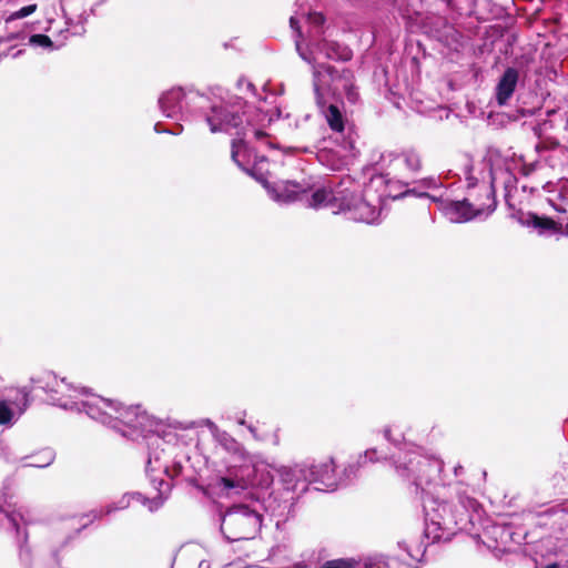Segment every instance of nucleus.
<instances>
[{
  "label": "nucleus",
  "instance_id": "obj_1",
  "mask_svg": "<svg viewBox=\"0 0 568 568\" xmlns=\"http://www.w3.org/2000/svg\"><path fill=\"white\" fill-rule=\"evenodd\" d=\"M210 110L205 118L210 131L235 136L231 142L233 162L266 190V185L271 184L265 178L267 170L257 162V151L250 144L254 140L271 150L280 149L278 143L264 129L274 119L283 116L282 110L277 108L274 113L268 114L239 95L222 99L219 104H212Z\"/></svg>",
  "mask_w": 568,
  "mask_h": 568
},
{
  "label": "nucleus",
  "instance_id": "obj_2",
  "mask_svg": "<svg viewBox=\"0 0 568 568\" xmlns=\"http://www.w3.org/2000/svg\"><path fill=\"white\" fill-rule=\"evenodd\" d=\"M425 515L424 535L432 542L450 541L458 529L470 520V511L478 503L475 498L456 489V500L447 498V487L422 497Z\"/></svg>",
  "mask_w": 568,
  "mask_h": 568
},
{
  "label": "nucleus",
  "instance_id": "obj_3",
  "mask_svg": "<svg viewBox=\"0 0 568 568\" xmlns=\"http://www.w3.org/2000/svg\"><path fill=\"white\" fill-rule=\"evenodd\" d=\"M81 405L82 412L91 419L121 433L124 437H148L149 433L156 434L163 439L166 436L174 437L171 432L161 434L162 422L149 416L140 405L123 406L119 402L91 393Z\"/></svg>",
  "mask_w": 568,
  "mask_h": 568
},
{
  "label": "nucleus",
  "instance_id": "obj_4",
  "mask_svg": "<svg viewBox=\"0 0 568 568\" xmlns=\"http://www.w3.org/2000/svg\"><path fill=\"white\" fill-rule=\"evenodd\" d=\"M385 439L399 450L393 455L396 473L404 479L412 483L415 493L420 498L438 490L444 483L440 473L443 470L442 459L422 454V448L405 440L403 433L396 432L394 427L384 429Z\"/></svg>",
  "mask_w": 568,
  "mask_h": 568
},
{
  "label": "nucleus",
  "instance_id": "obj_5",
  "mask_svg": "<svg viewBox=\"0 0 568 568\" xmlns=\"http://www.w3.org/2000/svg\"><path fill=\"white\" fill-rule=\"evenodd\" d=\"M286 495L303 494L310 485L318 491L337 489L335 464L333 458L324 462L305 460L293 467L278 466L275 468Z\"/></svg>",
  "mask_w": 568,
  "mask_h": 568
},
{
  "label": "nucleus",
  "instance_id": "obj_6",
  "mask_svg": "<svg viewBox=\"0 0 568 568\" xmlns=\"http://www.w3.org/2000/svg\"><path fill=\"white\" fill-rule=\"evenodd\" d=\"M275 468L268 463L255 462L252 468L229 469L215 479L212 487L220 497L227 498L241 495L250 485L267 489L274 481Z\"/></svg>",
  "mask_w": 568,
  "mask_h": 568
},
{
  "label": "nucleus",
  "instance_id": "obj_7",
  "mask_svg": "<svg viewBox=\"0 0 568 568\" xmlns=\"http://www.w3.org/2000/svg\"><path fill=\"white\" fill-rule=\"evenodd\" d=\"M487 203L471 202L468 197L454 200L444 194L433 196L432 202L438 205V210L452 223H466L475 219L491 215L497 207L496 192L493 182L489 185L480 186Z\"/></svg>",
  "mask_w": 568,
  "mask_h": 568
},
{
  "label": "nucleus",
  "instance_id": "obj_8",
  "mask_svg": "<svg viewBox=\"0 0 568 568\" xmlns=\"http://www.w3.org/2000/svg\"><path fill=\"white\" fill-rule=\"evenodd\" d=\"M337 69L331 64L322 63L314 67L313 70V89L315 94L316 104L324 115L328 126L335 133V142L342 146L343 150L352 152L355 149V141L348 134H345V120L336 104H328L324 100L321 92V87L325 84L324 78L329 80L335 79Z\"/></svg>",
  "mask_w": 568,
  "mask_h": 568
},
{
  "label": "nucleus",
  "instance_id": "obj_9",
  "mask_svg": "<svg viewBox=\"0 0 568 568\" xmlns=\"http://www.w3.org/2000/svg\"><path fill=\"white\" fill-rule=\"evenodd\" d=\"M256 504H234L221 515L220 530L229 542L253 539L262 527Z\"/></svg>",
  "mask_w": 568,
  "mask_h": 568
},
{
  "label": "nucleus",
  "instance_id": "obj_10",
  "mask_svg": "<svg viewBox=\"0 0 568 568\" xmlns=\"http://www.w3.org/2000/svg\"><path fill=\"white\" fill-rule=\"evenodd\" d=\"M33 389H41L49 395L52 405L67 410L81 413L84 398H88L90 390L87 387L77 388L65 382V378L58 379L52 372H43L31 377Z\"/></svg>",
  "mask_w": 568,
  "mask_h": 568
},
{
  "label": "nucleus",
  "instance_id": "obj_11",
  "mask_svg": "<svg viewBox=\"0 0 568 568\" xmlns=\"http://www.w3.org/2000/svg\"><path fill=\"white\" fill-rule=\"evenodd\" d=\"M0 529L3 530L18 547L21 564L24 567L31 566V549L28 545L29 535L22 515L0 506Z\"/></svg>",
  "mask_w": 568,
  "mask_h": 568
},
{
  "label": "nucleus",
  "instance_id": "obj_12",
  "mask_svg": "<svg viewBox=\"0 0 568 568\" xmlns=\"http://www.w3.org/2000/svg\"><path fill=\"white\" fill-rule=\"evenodd\" d=\"M339 210L348 213L349 219L367 224L377 223L381 216V210L376 205L361 193L347 189L341 190Z\"/></svg>",
  "mask_w": 568,
  "mask_h": 568
},
{
  "label": "nucleus",
  "instance_id": "obj_13",
  "mask_svg": "<svg viewBox=\"0 0 568 568\" xmlns=\"http://www.w3.org/2000/svg\"><path fill=\"white\" fill-rule=\"evenodd\" d=\"M195 99L207 100L206 97L196 91L187 92L182 87H174L164 91L158 100L162 114L170 119H183L184 111H191V102Z\"/></svg>",
  "mask_w": 568,
  "mask_h": 568
},
{
  "label": "nucleus",
  "instance_id": "obj_14",
  "mask_svg": "<svg viewBox=\"0 0 568 568\" xmlns=\"http://www.w3.org/2000/svg\"><path fill=\"white\" fill-rule=\"evenodd\" d=\"M507 205L513 210L510 219L518 222L521 226L535 230L540 236H551L561 232V225L552 217L538 214L532 211H524L523 209H515L507 202Z\"/></svg>",
  "mask_w": 568,
  "mask_h": 568
},
{
  "label": "nucleus",
  "instance_id": "obj_15",
  "mask_svg": "<svg viewBox=\"0 0 568 568\" xmlns=\"http://www.w3.org/2000/svg\"><path fill=\"white\" fill-rule=\"evenodd\" d=\"M316 51L323 54L326 59L337 61V62H347L353 58L352 49L338 41L328 40L323 36H317L316 38H312L307 43L306 52L310 57L313 58V52ZM313 61L312 67L318 65Z\"/></svg>",
  "mask_w": 568,
  "mask_h": 568
},
{
  "label": "nucleus",
  "instance_id": "obj_16",
  "mask_svg": "<svg viewBox=\"0 0 568 568\" xmlns=\"http://www.w3.org/2000/svg\"><path fill=\"white\" fill-rule=\"evenodd\" d=\"M519 70L515 67H507L495 87V101L499 106H505L513 98L519 83Z\"/></svg>",
  "mask_w": 568,
  "mask_h": 568
},
{
  "label": "nucleus",
  "instance_id": "obj_17",
  "mask_svg": "<svg viewBox=\"0 0 568 568\" xmlns=\"http://www.w3.org/2000/svg\"><path fill=\"white\" fill-rule=\"evenodd\" d=\"M270 197L277 202L288 204L301 199L307 192L306 187L294 181H281L266 185Z\"/></svg>",
  "mask_w": 568,
  "mask_h": 568
},
{
  "label": "nucleus",
  "instance_id": "obj_18",
  "mask_svg": "<svg viewBox=\"0 0 568 568\" xmlns=\"http://www.w3.org/2000/svg\"><path fill=\"white\" fill-rule=\"evenodd\" d=\"M294 496L286 495V493H271L264 499V509L271 516L277 518V523L285 521L290 518L294 507Z\"/></svg>",
  "mask_w": 568,
  "mask_h": 568
},
{
  "label": "nucleus",
  "instance_id": "obj_19",
  "mask_svg": "<svg viewBox=\"0 0 568 568\" xmlns=\"http://www.w3.org/2000/svg\"><path fill=\"white\" fill-rule=\"evenodd\" d=\"M151 465H152V458L150 456L148 459V463H146L145 473H146V476L150 478V481L153 485V487L158 490V494H156V496H154L152 498H148L145 506L148 507L150 513H155L168 500V498L170 496V491L172 489V485H171V483L165 481L162 478L158 479V478L152 477L151 473L154 469L151 467Z\"/></svg>",
  "mask_w": 568,
  "mask_h": 568
},
{
  "label": "nucleus",
  "instance_id": "obj_20",
  "mask_svg": "<svg viewBox=\"0 0 568 568\" xmlns=\"http://www.w3.org/2000/svg\"><path fill=\"white\" fill-rule=\"evenodd\" d=\"M386 458H387V455L383 454V453H379L376 448H369V449L365 450V453L363 455L358 456L356 463L348 464L344 468L343 477L338 478L336 476L337 487L341 486V485L346 484V481H348L353 477H355L358 468L364 466V465H366L368 462L369 463H375V462H378V460H382V459H386Z\"/></svg>",
  "mask_w": 568,
  "mask_h": 568
},
{
  "label": "nucleus",
  "instance_id": "obj_21",
  "mask_svg": "<svg viewBox=\"0 0 568 568\" xmlns=\"http://www.w3.org/2000/svg\"><path fill=\"white\" fill-rule=\"evenodd\" d=\"M374 3L392 7L407 24L414 23L418 20L419 12L415 10L410 0H371Z\"/></svg>",
  "mask_w": 568,
  "mask_h": 568
},
{
  "label": "nucleus",
  "instance_id": "obj_22",
  "mask_svg": "<svg viewBox=\"0 0 568 568\" xmlns=\"http://www.w3.org/2000/svg\"><path fill=\"white\" fill-rule=\"evenodd\" d=\"M354 75L353 72L348 69H343L342 71L337 70V74H335V79L331 80L332 82H339L343 91L345 92L346 99L348 102L355 104L359 98L357 92V88L353 83Z\"/></svg>",
  "mask_w": 568,
  "mask_h": 568
},
{
  "label": "nucleus",
  "instance_id": "obj_23",
  "mask_svg": "<svg viewBox=\"0 0 568 568\" xmlns=\"http://www.w3.org/2000/svg\"><path fill=\"white\" fill-rule=\"evenodd\" d=\"M78 3L77 2L73 7V11H69L68 14H63L64 18H65V22L68 26H72L73 24V18H77L78 21H77V26H80V31L75 30L73 32V34H80L82 32H84V28H83V24L87 22L89 16H94L95 14V9L98 6H100L101 3H99V0L94 3H91L90 4V9H89V12H87L85 9H83L82 11H79L78 10ZM82 6H87L88 3L84 2L83 0L80 2Z\"/></svg>",
  "mask_w": 568,
  "mask_h": 568
},
{
  "label": "nucleus",
  "instance_id": "obj_24",
  "mask_svg": "<svg viewBox=\"0 0 568 568\" xmlns=\"http://www.w3.org/2000/svg\"><path fill=\"white\" fill-rule=\"evenodd\" d=\"M216 439L220 445L227 450L229 453L237 456L241 459H245L246 450L241 443H239L234 437H232L226 432H221L216 435Z\"/></svg>",
  "mask_w": 568,
  "mask_h": 568
},
{
  "label": "nucleus",
  "instance_id": "obj_25",
  "mask_svg": "<svg viewBox=\"0 0 568 568\" xmlns=\"http://www.w3.org/2000/svg\"><path fill=\"white\" fill-rule=\"evenodd\" d=\"M341 191H337L336 193H332L331 191L326 190L325 187L316 189L307 200L308 206L313 209H318L323 205H326L332 200L339 202Z\"/></svg>",
  "mask_w": 568,
  "mask_h": 568
},
{
  "label": "nucleus",
  "instance_id": "obj_26",
  "mask_svg": "<svg viewBox=\"0 0 568 568\" xmlns=\"http://www.w3.org/2000/svg\"><path fill=\"white\" fill-rule=\"evenodd\" d=\"M132 497L130 496V493L124 494L121 499L113 505H109L104 510H93L87 517H91L89 523H92L95 519H100L104 515H110L111 513L118 510V509H124L129 507L130 501Z\"/></svg>",
  "mask_w": 568,
  "mask_h": 568
},
{
  "label": "nucleus",
  "instance_id": "obj_27",
  "mask_svg": "<svg viewBox=\"0 0 568 568\" xmlns=\"http://www.w3.org/2000/svg\"><path fill=\"white\" fill-rule=\"evenodd\" d=\"M290 26L295 32V49L300 58L307 62L308 64L313 63V59L310 57V54L306 52V50L302 47V40H303V32L298 26V20L295 17L290 18Z\"/></svg>",
  "mask_w": 568,
  "mask_h": 568
},
{
  "label": "nucleus",
  "instance_id": "obj_28",
  "mask_svg": "<svg viewBox=\"0 0 568 568\" xmlns=\"http://www.w3.org/2000/svg\"><path fill=\"white\" fill-rule=\"evenodd\" d=\"M28 43L33 48H42L47 51H54L60 48L49 36L44 33H33L28 37Z\"/></svg>",
  "mask_w": 568,
  "mask_h": 568
},
{
  "label": "nucleus",
  "instance_id": "obj_29",
  "mask_svg": "<svg viewBox=\"0 0 568 568\" xmlns=\"http://www.w3.org/2000/svg\"><path fill=\"white\" fill-rule=\"evenodd\" d=\"M397 546L399 549L404 550L407 556L414 560L416 564H419L422 562L424 556H425V552H426V547L423 546L422 544L419 545H416L414 548L408 545L406 541H398L397 542Z\"/></svg>",
  "mask_w": 568,
  "mask_h": 568
},
{
  "label": "nucleus",
  "instance_id": "obj_30",
  "mask_svg": "<svg viewBox=\"0 0 568 568\" xmlns=\"http://www.w3.org/2000/svg\"><path fill=\"white\" fill-rule=\"evenodd\" d=\"M402 158L407 170L414 173L420 171L422 160L420 155L417 152L413 150L405 151L403 152Z\"/></svg>",
  "mask_w": 568,
  "mask_h": 568
},
{
  "label": "nucleus",
  "instance_id": "obj_31",
  "mask_svg": "<svg viewBox=\"0 0 568 568\" xmlns=\"http://www.w3.org/2000/svg\"><path fill=\"white\" fill-rule=\"evenodd\" d=\"M36 10H37V4L36 3H31V4H28V6H24V7L20 8L17 11L11 12L4 19L7 28H10V26L12 23H14L17 20H21V19H24V18L29 17Z\"/></svg>",
  "mask_w": 568,
  "mask_h": 568
},
{
  "label": "nucleus",
  "instance_id": "obj_32",
  "mask_svg": "<svg viewBox=\"0 0 568 568\" xmlns=\"http://www.w3.org/2000/svg\"><path fill=\"white\" fill-rule=\"evenodd\" d=\"M404 186H405V190H404V191H402V192H399L398 194H392V193L389 192V194H388V195H389V196H392L394 200L403 199V197H405V196H407V195H415V196H417V197H427V199H429L430 201H432V197H433V196H436L435 194H429V193H427V192L423 191L424 189H423V187H420V185H419L418 183H417V186H414V187H410V189H409V187H407V185H406V184H405Z\"/></svg>",
  "mask_w": 568,
  "mask_h": 568
},
{
  "label": "nucleus",
  "instance_id": "obj_33",
  "mask_svg": "<svg viewBox=\"0 0 568 568\" xmlns=\"http://www.w3.org/2000/svg\"><path fill=\"white\" fill-rule=\"evenodd\" d=\"M357 564L354 558H338L325 561L320 568H356Z\"/></svg>",
  "mask_w": 568,
  "mask_h": 568
},
{
  "label": "nucleus",
  "instance_id": "obj_34",
  "mask_svg": "<svg viewBox=\"0 0 568 568\" xmlns=\"http://www.w3.org/2000/svg\"><path fill=\"white\" fill-rule=\"evenodd\" d=\"M474 165L470 156H467V161L463 168V173L467 181V189H474L478 185V179L473 174Z\"/></svg>",
  "mask_w": 568,
  "mask_h": 568
},
{
  "label": "nucleus",
  "instance_id": "obj_35",
  "mask_svg": "<svg viewBox=\"0 0 568 568\" xmlns=\"http://www.w3.org/2000/svg\"><path fill=\"white\" fill-rule=\"evenodd\" d=\"M14 413L8 402L0 400V425H9L12 423Z\"/></svg>",
  "mask_w": 568,
  "mask_h": 568
},
{
  "label": "nucleus",
  "instance_id": "obj_36",
  "mask_svg": "<svg viewBox=\"0 0 568 568\" xmlns=\"http://www.w3.org/2000/svg\"><path fill=\"white\" fill-rule=\"evenodd\" d=\"M420 187L425 190H435L443 186L439 178L436 176H427L418 181Z\"/></svg>",
  "mask_w": 568,
  "mask_h": 568
},
{
  "label": "nucleus",
  "instance_id": "obj_37",
  "mask_svg": "<svg viewBox=\"0 0 568 568\" xmlns=\"http://www.w3.org/2000/svg\"><path fill=\"white\" fill-rule=\"evenodd\" d=\"M53 460H54V454L52 452L48 450L41 456V459H39V463H30V464H27L26 466L44 468V467L50 466L53 463Z\"/></svg>",
  "mask_w": 568,
  "mask_h": 568
},
{
  "label": "nucleus",
  "instance_id": "obj_38",
  "mask_svg": "<svg viewBox=\"0 0 568 568\" xmlns=\"http://www.w3.org/2000/svg\"><path fill=\"white\" fill-rule=\"evenodd\" d=\"M0 458H2L7 463H16L19 457L12 454L11 449L0 443Z\"/></svg>",
  "mask_w": 568,
  "mask_h": 568
},
{
  "label": "nucleus",
  "instance_id": "obj_39",
  "mask_svg": "<svg viewBox=\"0 0 568 568\" xmlns=\"http://www.w3.org/2000/svg\"><path fill=\"white\" fill-rule=\"evenodd\" d=\"M82 0H60V6L63 14H68L69 11H73V7L77 2H81Z\"/></svg>",
  "mask_w": 568,
  "mask_h": 568
},
{
  "label": "nucleus",
  "instance_id": "obj_40",
  "mask_svg": "<svg viewBox=\"0 0 568 568\" xmlns=\"http://www.w3.org/2000/svg\"><path fill=\"white\" fill-rule=\"evenodd\" d=\"M560 467L561 471L559 473V475L564 480L568 481V456H561Z\"/></svg>",
  "mask_w": 568,
  "mask_h": 568
},
{
  "label": "nucleus",
  "instance_id": "obj_41",
  "mask_svg": "<svg viewBox=\"0 0 568 568\" xmlns=\"http://www.w3.org/2000/svg\"><path fill=\"white\" fill-rule=\"evenodd\" d=\"M244 83L246 85V89L248 91H251L253 95H256V89H255L254 84L252 82L245 80L244 78H240L237 80V82H236L237 89L241 90Z\"/></svg>",
  "mask_w": 568,
  "mask_h": 568
},
{
  "label": "nucleus",
  "instance_id": "obj_42",
  "mask_svg": "<svg viewBox=\"0 0 568 568\" xmlns=\"http://www.w3.org/2000/svg\"><path fill=\"white\" fill-rule=\"evenodd\" d=\"M130 496L132 497L133 500L142 504V505H146V501H148V498L145 495H143L142 493L140 491H133V493H130Z\"/></svg>",
  "mask_w": 568,
  "mask_h": 568
},
{
  "label": "nucleus",
  "instance_id": "obj_43",
  "mask_svg": "<svg viewBox=\"0 0 568 568\" xmlns=\"http://www.w3.org/2000/svg\"><path fill=\"white\" fill-rule=\"evenodd\" d=\"M30 392H31V390H30V389H28L27 387H23V388L21 389V396H22V397H21V399H22V402H23V408L21 409V413H23V410L28 407V405H29V403H30V398H29V396H30Z\"/></svg>",
  "mask_w": 568,
  "mask_h": 568
},
{
  "label": "nucleus",
  "instance_id": "obj_44",
  "mask_svg": "<svg viewBox=\"0 0 568 568\" xmlns=\"http://www.w3.org/2000/svg\"><path fill=\"white\" fill-rule=\"evenodd\" d=\"M27 37V31L24 29L17 31V32H9L7 36L8 40H23Z\"/></svg>",
  "mask_w": 568,
  "mask_h": 568
},
{
  "label": "nucleus",
  "instance_id": "obj_45",
  "mask_svg": "<svg viewBox=\"0 0 568 568\" xmlns=\"http://www.w3.org/2000/svg\"><path fill=\"white\" fill-rule=\"evenodd\" d=\"M204 424L205 426L211 430V433L216 437V435L219 433H221V430L219 429V427L216 426V424L211 420V419H205L204 420Z\"/></svg>",
  "mask_w": 568,
  "mask_h": 568
},
{
  "label": "nucleus",
  "instance_id": "obj_46",
  "mask_svg": "<svg viewBox=\"0 0 568 568\" xmlns=\"http://www.w3.org/2000/svg\"><path fill=\"white\" fill-rule=\"evenodd\" d=\"M163 471L171 477L178 476L182 471V465L180 463L174 464V474H170L169 467L166 465L163 466Z\"/></svg>",
  "mask_w": 568,
  "mask_h": 568
},
{
  "label": "nucleus",
  "instance_id": "obj_47",
  "mask_svg": "<svg viewBox=\"0 0 568 568\" xmlns=\"http://www.w3.org/2000/svg\"><path fill=\"white\" fill-rule=\"evenodd\" d=\"M532 114H534L532 110L520 109L517 111V115L511 116V119L516 121L520 118L530 116Z\"/></svg>",
  "mask_w": 568,
  "mask_h": 568
},
{
  "label": "nucleus",
  "instance_id": "obj_48",
  "mask_svg": "<svg viewBox=\"0 0 568 568\" xmlns=\"http://www.w3.org/2000/svg\"><path fill=\"white\" fill-rule=\"evenodd\" d=\"M154 131L156 133H166V134H170L171 133V130L165 128L161 122H156L154 124Z\"/></svg>",
  "mask_w": 568,
  "mask_h": 568
},
{
  "label": "nucleus",
  "instance_id": "obj_49",
  "mask_svg": "<svg viewBox=\"0 0 568 568\" xmlns=\"http://www.w3.org/2000/svg\"><path fill=\"white\" fill-rule=\"evenodd\" d=\"M314 22H315L317 28H321L322 24L325 22L324 16L321 14V13H316L315 17H314Z\"/></svg>",
  "mask_w": 568,
  "mask_h": 568
},
{
  "label": "nucleus",
  "instance_id": "obj_50",
  "mask_svg": "<svg viewBox=\"0 0 568 568\" xmlns=\"http://www.w3.org/2000/svg\"><path fill=\"white\" fill-rule=\"evenodd\" d=\"M172 135H179L183 131V126L181 124H176L173 129H170Z\"/></svg>",
  "mask_w": 568,
  "mask_h": 568
},
{
  "label": "nucleus",
  "instance_id": "obj_51",
  "mask_svg": "<svg viewBox=\"0 0 568 568\" xmlns=\"http://www.w3.org/2000/svg\"><path fill=\"white\" fill-rule=\"evenodd\" d=\"M534 170H535V165L534 164L525 165L523 168V174L524 175H529Z\"/></svg>",
  "mask_w": 568,
  "mask_h": 568
},
{
  "label": "nucleus",
  "instance_id": "obj_52",
  "mask_svg": "<svg viewBox=\"0 0 568 568\" xmlns=\"http://www.w3.org/2000/svg\"><path fill=\"white\" fill-rule=\"evenodd\" d=\"M248 432L253 435L254 438H257V429L252 424L246 425Z\"/></svg>",
  "mask_w": 568,
  "mask_h": 568
},
{
  "label": "nucleus",
  "instance_id": "obj_53",
  "mask_svg": "<svg viewBox=\"0 0 568 568\" xmlns=\"http://www.w3.org/2000/svg\"><path fill=\"white\" fill-rule=\"evenodd\" d=\"M58 554H59V550L58 549H53L51 555H52V558L55 561V564L59 565L60 564V559H59Z\"/></svg>",
  "mask_w": 568,
  "mask_h": 568
},
{
  "label": "nucleus",
  "instance_id": "obj_54",
  "mask_svg": "<svg viewBox=\"0 0 568 568\" xmlns=\"http://www.w3.org/2000/svg\"><path fill=\"white\" fill-rule=\"evenodd\" d=\"M257 162H260V163H261V165H264V166H265V163L267 162V159H266V156H265V155H260V154L257 153Z\"/></svg>",
  "mask_w": 568,
  "mask_h": 568
},
{
  "label": "nucleus",
  "instance_id": "obj_55",
  "mask_svg": "<svg viewBox=\"0 0 568 568\" xmlns=\"http://www.w3.org/2000/svg\"><path fill=\"white\" fill-rule=\"evenodd\" d=\"M37 24H39V22H37ZM34 26H36V23H31V24H29V23H27V22H24V23H23V28H24V29L32 28L33 30H36V27H34Z\"/></svg>",
  "mask_w": 568,
  "mask_h": 568
},
{
  "label": "nucleus",
  "instance_id": "obj_56",
  "mask_svg": "<svg viewBox=\"0 0 568 568\" xmlns=\"http://www.w3.org/2000/svg\"><path fill=\"white\" fill-rule=\"evenodd\" d=\"M237 424L242 425V426H246L247 425L244 418H239L237 419Z\"/></svg>",
  "mask_w": 568,
  "mask_h": 568
},
{
  "label": "nucleus",
  "instance_id": "obj_57",
  "mask_svg": "<svg viewBox=\"0 0 568 568\" xmlns=\"http://www.w3.org/2000/svg\"><path fill=\"white\" fill-rule=\"evenodd\" d=\"M544 568H559V566L557 564H549Z\"/></svg>",
  "mask_w": 568,
  "mask_h": 568
},
{
  "label": "nucleus",
  "instance_id": "obj_58",
  "mask_svg": "<svg viewBox=\"0 0 568 568\" xmlns=\"http://www.w3.org/2000/svg\"><path fill=\"white\" fill-rule=\"evenodd\" d=\"M463 467L462 466H457L454 468V471H455V475H458V471L462 469Z\"/></svg>",
  "mask_w": 568,
  "mask_h": 568
},
{
  "label": "nucleus",
  "instance_id": "obj_59",
  "mask_svg": "<svg viewBox=\"0 0 568 568\" xmlns=\"http://www.w3.org/2000/svg\"><path fill=\"white\" fill-rule=\"evenodd\" d=\"M555 113H556V111H555V110H548V111H547V115H548V116H550V115H552V114H555Z\"/></svg>",
  "mask_w": 568,
  "mask_h": 568
},
{
  "label": "nucleus",
  "instance_id": "obj_60",
  "mask_svg": "<svg viewBox=\"0 0 568 568\" xmlns=\"http://www.w3.org/2000/svg\"><path fill=\"white\" fill-rule=\"evenodd\" d=\"M87 526H88V523L82 525V527L77 530V534H79L82 529L87 528Z\"/></svg>",
  "mask_w": 568,
  "mask_h": 568
},
{
  "label": "nucleus",
  "instance_id": "obj_61",
  "mask_svg": "<svg viewBox=\"0 0 568 568\" xmlns=\"http://www.w3.org/2000/svg\"><path fill=\"white\" fill-rule=\"evenodd\" d=\"M22 52H23V50H19L18 52H16V53L13 54V57H14V58H17V57H19L20 54H22Z\"/></svg>",
  "mask_w": 568,
  "mask_h": 568
},
{
  "label": "nucleus",
  "instance_id": "obj_62",
  "mask_svg": "<svg viewBox=\"0 0 568 568\" xmlns=\"http://www.w3.org/2000/svg\"><path fill=\"white\" fill-rule=\"evenodd\" d=\"M70 540V537L65 538V540L62 542V547L65 546Z\"/></svg>",
  "mask_w": 568,
  "mask_h": 568
},
{
  "label": "nucleus",
  "instance_id": "obj_63",
  "mask_svg": "<svg viewBox=\"0 0 568 568\" xmlns=\"http://www.w3.org/2000/svg\"><path fill=\"white\" fill-rule=\"evenodd\" d=\"M562 511L567 513L568 514V505H566L564 508H562Z\"/></svg>",
  "mask_w": 568,
  "mask_h": 568
},
{
  "label": "nucleus",
  "instance_id": "obj_64",
  "mask_svg": "<svg viewBox=\"0 0 568 568\" xmlns=\"http://www.w3.org/2000/svg\"><path fill=\"white\" fill-rule=\"evenodd\" d=\"M393 185L392 183L388 182V187L392 190L393 189Z\"/></svg>",
  "mask_w": 568,
  "mask_h": 568
}]
</instances>
